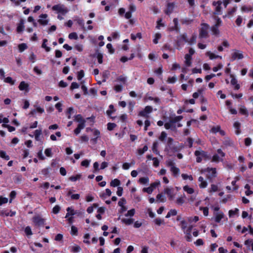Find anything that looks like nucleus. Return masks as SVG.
<instances>
[{
    "label": "nucleus",
    "instance_id": "obj_37",
    "mask_svg": "<svg viewBox=\"0 0 253 253\" xmlns=\"http://www.w3.org/2000/svg\"><path fill=\"white\" fill-rule=\"evenodd\" d=\"M24 232L26 234V235L28 237L29 236H31L33 234L31 228L30 226H28L25 227Z\"/></svg>",
    "mask_w": 253,
    "mask_h": 253
},
{
    "label": "nucleus",
    "instance_id": "obj_7",
    "mask_svg": "<svg viewBox=\"0 0 253 253\" xmlns=\"http://www.w3.org/2000/svg\"><path fill=\"white\" fill-rule=\"evenodd\" d=\"M217 152V154H214L212 156V162L217 163L223 161V158L225 156V153L220 149H218Z\"/></svg>",
    "mask_w": 253,
    "mask_h": 253
},
{
    "label": "nucleus",
    "instance_id": "obj_40",
    "mask_svg": "<svg viewBox=\"0 0 253 253\" xmlns=\"http://www.w3.org/2000/svg\"><path fill=\"white\" fill-rule=\"evenodd\" d=\"M181 177L184 180L189 179L190 181H192L193 180V178L191 175H188L187 174L182 173L181 174Z\"/></svg>",
    "mask_w": 253,
    "mask_h": 253
},
{
    "label": "nucleus",
    "instance_id": "obj_60",
    "mask_svg": "<svg viewBox=\"0 0 253 253\" xmlns=\"http://www.w3.org/2000/svg\"><path fill=\"white\" fill-rule=\"evenodd\" d=\"M9 215V212L7 210H2L0 211V216H8Z\"/></svg>",
    "mask_w": 253,
    "mask_h": 253
},
{
    "label": "nucleus",
    "instance_id": "obj_59",
    "mask_svg": "<svg viewBox=\"0 0 253 253\" xmlns=\"http://www.w3.org/2000/svg\"><path fill=\"white\" fill-rule=\"evenodd\" d=\"M8 202V199L7 198L0 196V206L2 204H6Z\"/></svg>",
    "mask_w": 253,
    "mask_h": 253
},
{
    "label": "nucleus",
    "instance_id": "obj_22",
    "mask_svg": "<svg viewBox=\"0 0 253 253\" xmlns=\"http://www.w3.org/2000/svg\"><path fill=\"white\" fill-rule=\"evenodd\" d=\"M240 126L241 124L238 122H236L234 124V127L236 129V134L238 135L241 133V130H240Z\"/></svg>",
    "mask_w": 253,
    "mask_h": 253
},
{
    "label": "nucleus",
    "instance_id": "obj_24",
    "mask_svg": "<svg viewBox=\"0 0 253 253\" xmlns=\"http://www.w3.org/2000/svg\"><path fill=\"white\" fill-rule=\"evenodd\" d=\"M185 64L187 66H190L191 64V60L192 59L191 55H189L188 54H186L185 55Z\"/></svg>",
    "mask_w": 253,
    "mask_h": 253
},
{
    "label": "nucleus",
    "instance_id": "obj_56",
    "mask_svg": "<svg viewBox=\"0 0 253 253\" xmlns=\"http://www.w3.org/2000/svg\"><path fill=\"white\" fill-rule=\"evenodd\" d=\"M81 174H77L76 176H72L70 177L69 179L71 181H75L81 178Z\"/></svg>",
    "mask_w": 253,
    "mask_h": 253
},
{
    "label": "nucleus",
    "instance_id": "obj_18",
    "mask_svg": "<svg viewBox=\"0 0 253 253\" xmlns=\"http://www.w3.org/2000/svg\"><path fill=\"white\" fill-rule=\"evenodd\" d=\"M24 20L23 19H21L20 21V23L18 25L16 29L17 32L18 33H21L23 31L24 29Z\"/></svg>",
    "mask_w": 253,
    "mask_h": 253
},
{
    "label": "nucleus",
    "instance_id": "obj_26",
    "mask_svg": "<svg viewBox=\"0 0 253 253\" xmlns=\"http://www.w3.org/2000/svg\"><path fill=\"white\" fill-rule=\"evenodd\" d=\"M0 157L7 161L9 160L10 159L9 156L3 150L0 151Z\"/></svg>",
    "mask_w": 253,
    "mask_h": 253
},
{
    "label": "nucleus",
    "instance_id": "obj_29",
    "mask_svg": "<svg viewBox=\"0 0 253 253\" xmlns=\"http://www.w3.org/2000/svg\"><path fill=\"white\" fill-rule=\"evenodd\" d=\"M183 117L182 116H176L171 119L170 123L172 124L181 121Z\"/></svg>",
    "mask_w": 253,
    "mask_h": 253
},
{
    "label": "nucleus",
    "instance_id": "obj_46",
    "mask_svg": "<svg viewBox=\"0 0 253 253\" xmlns=\"http://www.w3.org/2000/svg\"><path fill=\"white\" fill-rule=\"evenodd\" d=\"M200 210L203 211V214L205 216H208L209 214V209L207 207H200Z\"/></svg>",
    "mask_w": 253,
    "mask_h": 253
},
{
    "label": "nucleus",
    "instance_id": "obj_55",
    "mask_svg": "<svg viewBox=\"0 0 253 253\" xmlns=\"http://www.w3.org/2000/svg\"><path fill=\"white\" fill-rule=\"evenodd\" d=\"M161 35L160 33L155 34V39L153 40V42L157 44L158 42V40L161 38Z\"/></svg>",
    "mask_w": 253,
    "mask_h": 253
},
{
    "label": "nucleus",
    "instance_id": "obj_63",
    "mask_svg": "<svg viewBox=\"0 0 253 253\" xmlns=\"http://www.w3.org/2000/svg\"><path fill=\"white\" fill-rule=\"evenodd\" d=\"M135 213V210L132 209L127 211V212L125 214L126 216H133Z\"/></svg>",
    "mask_w": 253,
    "mask_h": 253
},
{
    "label": "nucleus",
    "instance_id": "obj_38",
    "mask_svg": "<svg viewBox=\"0 0 253 253\" xmlns=\"http://www.w3.org/2000/svg\"><path fill=\"white\" fill-rule=\"evenodd\" d=\"M126 201L125 198H123L120 199V200L118 202V205L119 206L121 207V208H123L125 209L124 210H126V208L124 206V205L126 204Z\"/></svg>",
    "mask_w": 253,
    "mask_h": 253
},
{
    "label": "nucleus",
    "instance_id": "obj_31",
    "mask_svg": "<svg viewBox=\"0 0 253 253\" xmlns=\"http://www.w3.org/2000/svg\"><path fill=\"white\" fill-rule=\"evenodd\" d=\"M75 121L80 123L85 122V120L84 119L81 115H77L75 116Z\"/></svg>",
    "mask_w": 253,
    "mask_h": 253
},
{
    "label": "nucleus",
    "instance_id": "obj_53",
    "mask_svg": "<svg viewBox=\"0 0 253 253\" xmlns=\"http://www.w3.org/2000/svg\"><path fill=\"white\" fill-rule=\"evenodd\" d=\"M22 179V176L20 174H18L16 175L14 179V181L15 183H19L21 182Z\"/></svg>",
    "mask_w": 253,
    "mask_h": 253
},
{
    "label": "nucleus",
    "instance_id": "obj_17",
    "mask_svg": "<svg viewBox=\"0 0 253 253\" xmlns=\"http://www.w3.org/2000/svg\"><path fill=\"white\" fill-rule=\"evenodd\" d=\"M198 181L200 182L199 187L201 188H205L207 186V182L204 180V178L202 176L199 177Z\"/></svg>",
    "mask_w": 253,
    "mask_h": 253
},
{
    "label": "nucleus",
    "instance_id": "obj_3",
    "mask_svg": "<svg viewBox=\"0 0 253 253\" xmlns=\"http://www.w3.org/2000/svg\"><path fill=\"white\" fill-rule=\"evenodd\" d=\"M166 163V166L170 168V170L173 176H177L180 173V169L175 166V164L173 161L168 160Z\"/></svg>",
    "mask_w": 253,
    "mask_h": 253
},
{
    "label": "nucleus",
    "instance_id": "obj_23",
    "mask_svg": "<svg viewBox=\"0 0 253 253\" xmlns=\"http://www.w3.org/2000/svg\"><path fill=\"white\" fill-rule=\"evenodd\" d=\"M44 112V109L40 107H38L36 109L33 110L30 113V115H34L36 112H38L39 113H42Z\"/></svg>",
    "mask_w": 253,
    "mask_h": 253
},
{
    "label": "nucleus",
    "instance_id": "obj_14",
    "mask_svg": "<svg viewBox=\"0 0 253 253\" xmlns=\"http://www.w3.org/2000/svg\"><path fill=\"white\" fill-rule=\"evenodd\" d=\"M29 85L27 83H26L24 81H22L19 84V89L22 91L28 92L29 90Z\"/></svg>",
    "mask_w": 253,
    "mask_h": 253
},
{
    "label": "nucleus",
    "instance_id": "obj_52",
    "mask_svg": "<svg viewBox=\"0 0 253 253\" xmlns=\"http://www.w3.org/2000/svg\"><path fill=\"white\" fill-rule=\"evenodd\" d=\"M61 209V208L58 205H56L52 209V212L54 214H57L59 212Z\"/></svg>",
    "mask_w": 253,
    "mask_h": 253
},
{
    "label": "nucleus",
    "instance_id": "obj_41",
    "mask_svg": "<svg viewBox=\"0 0 253 253\" xmlns=\"http://www.w3.org/2000/svg\"><path fill=\"white\" fill-rule=\"evenodd\" d=\"M148 150V147L147 145H145L142 149H138L137 150V153L139 155H142L144 152L147 151Z\"/></svg>",
    "mask_w": 253,
    "mask_h": 253
},
{
    "label": "nucleus",
    "instance_id": "obj_39",
    "mask_svg": "<svg viewBox=\"0 0 253 253\" xmlns=\"http://www.w3.org/2000/svg\"><path fill=\"white\" fill-rule=\"evenodd\" d=\"M239 112L242 115H246V116H248V112L245 106L241 107L239 109Z\"/></svg>",
    "mask_w": 253,
    "mask_h": 253
},
{
    "label": "nucleus",
    "instance_id": "obj_32",
    "mask_svg": "<svg viewBox=\"0 0 253 253\" xmlns=\"http://www.w3.org/2000/svg\"><path fill=\"white\" fill-rule=\"evenodd\" d=\"M218 187L216 185L211 184V188L209 189V192L210 193H212V192H215L218 191Z\"/></svg>",
    "mask_w": 253,
    "mask_h": 253
},
{
    "label": "nucleus",
    "instance_id": "obj_43",
    "mask_svg": "<svg viewBox=\"0 0 253 253\" xmlns=\"http://www.w3.org/2000/svg\"><path fill=\"white\" fill-rule=\"evenodd\" d=\"M167 134L166 132L162 131L161 133L160 136L159 137V139L161 141H164L165 139L166 138Z\"/></svg>",
    "mask_w": 253,
    "mask_h": 253
},
{
    "label": "nucleus",
    "instance_id": "obj_35",
    "mask_svg": "<svg viewBox=\"0 0 253 253\" xmlns=\"http://www.w3.org/2000/svg\"><path fill=\"white\" fill-rule=\"evenodd\" d=\"M27 48V45L25 43H22L18 45V49L20 52H23Z\"/></svg>",
    "mask_w": 253,
    "mask_h": 253
},
{
    "label": "nucleus",
    "instance_id": "obj_2",
    "mask_svg": "<svg viewBox=\"0 0 253 253\" xmlns=\"http://www.w3.org/2000/svg\"><path fill=\"white\" fill-rule=\"evenodd\" d=\"M210 25L206 23H202L200 25V28L199 30V37L200 39H206L209 37V29Z\"/></svg>",
    "mask_w": 253,
    "mask_h": 253
},
{
    "label": "nucleus",
    "instance_id": "obj_25",
    "mask_svg": "<svg viewBox=\"0 0 253 253\" xmlns=\"http://www.w3.org/2000/svg\"><path fill=\"white\" fill-rule=\"evenodd\" d=\"M67 213L66 214L65 218H68L70 215H73L75 214V212L72 208L68 207L67 209Z\"/></svg>",
    "mask_w": 253,
    "mask_h": 253
},
{
    "label": "nucleus",
    "instance_id": "obj_6",
    "mask_svg": "<svg viewBox=\"0 0 253 253\" xmlns=\"http://www.w3.org/2000/svg\"><path fill=\"white\" fill-rule=\"evenodd\" d=\"M152 111L153 108L151 106H147L143 110L139 112L138 116L145 118H148L149 114L152 113Z\"/></svg>",
    "mask_w": 253,
    "mask_h": 253
},
{
    "label": "nucleus",
    "instance_id": "obj_42",
    "mask_svg": "<svg viewBox=\"0 0 253 253\" xmlns=\"http://www.w3.org/2000/svg\"><path fill=\"white\" fill-rule=\"evenodd\" d=\"M149 182V178L147 177H141L139 179V182L142 184H145Z\"/></svg>",
    "mask_w": 253,
    "mask_h": 253
},
{
    "label": "nucleus",
    "instance_id": "obj_28",
    "mask_svg": "<svg viewBox=\"0 0 253 253\" xmlns=\"http://www.w3.org/2000/svg\"><path fill=\"white\" fill-rule=\"evenodd\" d=\"M197 36L195 34L192 35L191 38L188 40V43L189 44H193L196 43Z\"/></svg>",
    "mask_w": 253,
    "mask_h": 253
},
{
    "label": "nucleus",
    "instance_id": "obj_15",
    "mask_svg": "<svg viewBox=\"0 0 253 253\" xmlns=\"http://www.w3.org/2000/svg\"><path fill=\"white\" fill-rule=\"evenodd\" d=\"M231 77L232 78L231 80V84L234 86V88L235 90H238L240 87V84H238L237 80L233 77V75H230Z\"/></svg>",
    "mask_w": 253,
    "mask_h": 253
},
{
    "label": "nucleus",
    "instance_id": "obj_47",
    "mask_svg": "<svg viewBox=\"0 0 253 253\" xmlns=\"http://www.w3.org/2000/svg\"><path fill=\"white\" fill-rule=\"evenodd\" d=\"M69 38L71 40H77L78 37L76 33L73 32L70 33L68 36Z\"/></svg>",
    "mask_w": 253,
    "mask_h": 253
},
{
    "label": "nucleus",
    "instance_id": "obj_11",
    "mask_svg": "<svg viewBox=\"0 0 253 253\" xmlns=\"http://www.w3.org/2000/svg\"><path fill=\"white\" fill-rule=\"evenodd\" d=\"M243 58V53L240 50H234L231 54V59L232 60L242 59Z\"/></svg>",
    "mask_w": 253,
    "mask_h": 253
},
{
    "label": "nucleus",
    "instance_id": "obj_51",
    "mask_svg": "<svg viewBox=\"0 0 253 253\" xmlns=\"http://www.w3.org/2000/svg\"><path fill=\"white\" fill-rule=\"evenodd\" d=\"M2 126L4 127H7L9 132H12L15 130V128L14 126H10L8 125L2 124Z\"/></svg>",
    "mask_w": 253,
    "mask_h": 253
},
{
    "label": "nucleus",
    "instance_id": "obj_9",
    "mask_svg": "<svg viewBox=\"0 0 253 253\" xmlns=\"http://www.w3.org/2000/svg\"><path fill=\"white\" fill-rule=\"evenodd\" d=\"M52 9L58 13H61L62 15H65L68 12V9L64 5L62 4L54 5L52 7Z\"/></svg>",
    "mask_w": 253,
    "mask_h": 253
},
{
    "label": "nucleus",
    "instance_id": "obj_36",
    "mask_svg": "<svg viewBox=\"0 0 253 253\" xmlns=\"http://www.w3.org/2000/svg\"><path fill=\"white\" fill-rule=\"evenodd\" d=\"M223 144L225 146H233V143L230 139L226 138L223 141Z\"/></svg>",
    "mask_w": 253,
    "mask_h": 253
},
{
    "label": "nucleus",
    "instance_id": "obj_13",
    "mask_svg": "<svg viewBox=\"0 0 253 253\" xmlns=\"http://www.w3.org/2000/svg\"><path fill=\"white\" fill-rule=\"evenodd\" d=\"M214 220L215 222L219 223L221 220L224 217V214L221 211H218L214 213Z\"/></svg>",
    "mask_w": 253,
    "mask_h": 253
},
{
    "label": "nucleus",
    "instance_id": "obj_12",
    "mask_svg": "<svg viewBox=\"0 0 253 253\" xmlns=\"http://www.w3.org/2000/svg\"><path fill=\"white\" fill-rule=\"evenodd\" d=\"M173 22L174 23V26L171 27H169L168 30L169 31H176V32H178L180 29L178 27V19L176 18H174L173 20Z\"/></svg>",
    "mask_w": 253,
    "mask_h": 253
},
{
    "label": "nucleus",
    "instance_id": "obj_49",
    "mask_svg": "<svg viewBox=\"0 0 253 253\" xmlns=\"http://www.w3.org/2000/svg\"><path fill=\"white\" fill-rule=\"evenodd\" d=\"M245 245L247 246L249 248L250 246L252 247V250L253 251V241L252 240H247L245 242Z\"/></svg>",
    "mask_w": 253,
    "mask_h": 253
},
{
    "label": "nucleus",
    "instance_id": "obj_58",
    "mask_svg": "<svg viewBox=\"0 0 253 253\" xmlns=\"http://www.w3.org/2000/svg\"><path fill=\"white\" fill-rule=\"evenodd\" d=\"M187 34L186 33H184L179 36L180 39L183 41L185 42H188V40H187Z\"/></svg>",
    "mask_w": 253,
    "mask_h": 253
},
{
    "label": "nucleus",
    "instance_id": "obj_19",
    "mask_svg": "<svg viewBox=\"0 0 253 253\" xmlns=\"http://www.w3.org/2000/svg\"><path fill=\"white\" fill-rule=\"evenodd\" d=\"M165 193L169 197V200H172L174 198V195L172 190L170 188H167L165 189Z\"/></svg>",
    "mask_w": 253,
    "mask_h": 253
},
{
    "label": "nucleus",
    "instance_id": "obj_27",
    "mask_svg": "<svg viewBox=\"0 0 253 253\" xmlns=\"http://www.w3.org/2000/svg\"><path fill=\"white\" fill-rule=\"evenodd\" d=\"M183 190L188 194H192L194 192L193 188L189 187L188 185H185L183 187Z\"/></svg>",
    "mask_w": 253,
    "mask_h": 253
},
{
    "label": "nucleus",
    "instance_id": "obj_44",
    "mask_svg": "<svg viewBox=\"0 0 253 253\" xmlns=\"http://www.w3.org/2000/svg\"><path fill=\"white\" fill-rule=\"evenodd\" d=\"M180 21L182 24L189 25L192 23V20L186 18L181 19Z\"/></svg>",
    "mask_w": 253,
    "mask_h": 253
},
{
    "label": "nucleus",
    "instance_id": "obj_61",
    "mask_svg": "<svg viewBox=\"0 0 253 253\" xmlns=\"http://www.w3.org/2000/svg\"><path fill=\"white\" fill-rule=\"evenodd\" d=\"M160 184V182L159 181H156L155 182L152 183L150 184V187L154 190L155 188H156Z\"/></svg>",
    "mask_w": 253,
    "mask_h": 253
},
{
    "label": "nucleus",
    "instance_id": "obj_62",
    "mask_svg": "<svg viewBox=\"0 0 253 253\" xmlns=\"http://www.w3.org/2000/svg\"><path fill=\"white\" fill-rule=\"evenodd\" d=\"M184 202V199L183 197H179L176 199V203L178 205H182Z\"/></svg>",
    "mask_w": 253,
    "mask_h": 253
},
{
    "label": "nucleus",
    "instance_id": "obj_8",
    "mask_svg": "<svg viewBox=\"0 0 253 253\" xmlns=\"http://www.w3.org/2000/svg\"><path fill=\"white\" fill-rule=\"evenodd\" d=\"M32 221L35 226H43L44 224L45 219L39 215H36L32 218Z\"/></svg>",
    "mask_w": 253,
    "mask_h": 253
},
{
    "label": "nucleus",
    "instance_id": "obj_20",
    "mask_svg": "<svg viewBox=\"0 0 253 253\" xmlns=\"http://www.w3.org/2000/svg\"><path fill=\"white\" fill-rule=\"evenodd\" d=\"M206 55L208 56L210 59L212 60L213 59H216L217 58H220L221 59V56H220L219 55H215V54L211 52V51H208L206 53Z\"/></svg>",
    "mask_w": 253,
    "mask_h": 253
},
{
    "label": "nucleus",
    "instance_id": "obj_1",
    "mask_svg": "<svg viewBox=\"0 0 253 253\" xmlns=\"http://www.w3.org/2000/svg\"><path fill=\"white\" fill-rule=\"evenodd\" d=\"M212 18L216 21L215 24L211 28V30L213 35L216 37H219L220 35V31L219 27L222 25V21L219 17L217 16H212Z\"/></svg>",
    "mask_w": 253,
    "mask_h": 253
},
{
    "label": "nucleus",
    "instance_id": "obj_54",
    "mask_svg": "<svg viewBox=\"0 0 253 253\" xmlns=\"http://www.w3.org/2000/svg\"><path fill=\"white\" fill-rule=\"evenodd\" d=\"M141 39L142 38L141 37V34L140 33H138L136 35L131 34V39L132 40H135L136 38Z\"/></svg>",
    "mask_w": 253,
    "mask_h": 253
},
{
    "label": "nucleus",
    "instance_id": "obj_57",
    "mask_svg": "<svg viewBox=\"0 0 253 253\" xmlns=\"http://www.w3.org/2000/svg\"><path fill=\"white\" fill-rule=\"evenodd\" d=\"M116 126V125L114 123H109L107 124V129L109 130H113Z\"/></svg>",
    "mask_w": 253,
    "mask_h": 253
},
{
    "label": "nucleus",
    "instance_id": "obj_5",
    "mask_svg": "<svg viewBox=\"0 0 253 253\" xmlns=\"http://www.w3.org/2000/svg\"><path fill=\"white\" fill-rule=\"evenodd\" d=\"M201 173L208 172L207 177L209 179H211L216 176V169L215 168H208L201 170Z\"/></svg>",
    "mask_w": 253,
    "mask_h": 253
},
{
    "label": "nucleus",
    "instance_id": "obj_21",
    "mask_svg": "<svg viewBox=\"0 0 253 253\" xmlns=\"http://www.w3.org/2000/svg\"><path fill=\"white\" fill-rule=\"evenodd\" d=\"M145 100H153L155 103L157 104H160L161 101L159 98L156 97H153L152 96H147L145 98Z\"/></svg>",
    "mask_w": 253,
    "mask_h": 253
},
{
    "label": "nucleus",
    "instance_id": "obj_45",
    "mask_svg": "<svg viewBox=\"0 0 253 253\" xmlns=\"http://www.w3.org/2000/svg\"><path fill=\"white\" fill-rule=\"evenodd\" d=\"M109 110L107 111V114L110 116L111 114L115 111V109L114 108V106L113 105H110L109 106Z\"/></svg>",
    "mask_w": 253,
    "mask_h": 253
},
{
    "label": "nucleus",
    "instance_id": "obj_10",
    "mask_svg": "<svg viewBox=\"0 0 253 253\" xmlns=\"http://www.w3.org/2000/svg\"><path fill=\"white\" fill-rule=\"evenodd\" d=\"M222 2L220 0H218L217 1H214L212 2V5L215 7V11L213 13V16H216V15H220L222 13L221 10V5Z\"/></svg>",
    "mask_w": 253,
    "mask_h": 253
},
{
    "label": "nucleus",
    "instance_id": "obj_50",
    "mask_svg": "<svg viewBox=\"0 0 253 253\" xmlns=\"http://www.w3.org/2000/svg\"><path fill=\"white\" fill-rule=\"evenodd\" d=\"M16 196V192L15 191H12L9 194L10 200L9 203H11L13 199H14Z\"/></svg>",
    "mask_w": 253,
    "mask_h": 253
},
{
    "label": "nucleus",
    "instance_id": "obj_34",
    "mask_svg": "<svg viewBox=\"0 0 253 253\" xmlns=\"http://www.w3.org/2000/svg\"><path fill=\"white\" fill-rule=\"evenodd\" d=\"M122 221L126 225H130L133 222V219L132 218H124Z\"/></svg>",
    "mask_w": 253,
    "mask_h": 253
},
{
    "label": "nucleus",
    "instance_id": "obj_16",
    "mask_svg": "<svg viewBox=\"0 0 253 253\" xmlns=\"http://www.w3.org/2000/svg\"><path fill=\"white\" fill-rule=\"evenodd\" d=\"M174 7L173 3H169L167 5V9L165 10V13L169 15L173 11Z\"/></svg>",
    "mask_w": 253,
    "mask_h": 253
},
{
    "label": "nucleus",
    "instance_id": "obj_48",
    "mask_svg": "<svg viewBox=\"0 0 253 253\" xmlns=\"http://www.w3.org/2000/svg\"><path fill=\"white\" fill-rule=\"evenodd\" d=\"M220 129V126H213L211 130V132L213 133H216V132H219Z\"/></svg>",
    "mask_w": 253,
    "mask_h": 253
},
{
    "label": "nucleus",
    "instance_id": "obj_4",
    "mask_svg": "<svg viewBox=\"0 0 253 253\" xmlns=\"http://www.w3.org/2000/svg\"><path fill=\"white\" fill-rule=\"evenodd\" d=\"M196 156V161L200 163L203 160H207L209 159V157L207 152L203 150H196L195 153Z\"/></svg>",
    "mask_w": 253,
    "mask_h": 253
},
{
    "label": "nucleus",
    "instance_id": "obj_64",
    "mask_svg": "<svg viewBox=\"0 0 253 253\" xmlns=\"http://www.w3.org/2000/svg\"><path fill=\"white\" fill-rule=\"evenodd\" d=\"M90 161L88 160H84L81 163V165L86 168L88 167L89 165Z\"/></svg>",
    "mask_w": 253,
    "mask_h": 253
},
{
    "label": "nucleus",
    "instance_id": "obj_33",
    "mask_svg": "<svg viewBox=\"0 0 253 253\" xmlns=\"http://www.w3.org/2000/svg\"><path fill=\"white\" fill-rule=\"evenodd\" d=\"M4 82L6 83H8L11 85H13L15 83V81L12 80L10 77H8L4 78Z\"/></svg>",
    "mask_w": 253,
    "mask_h": 253
},
{
    "label": "nucleus",
    "instance_id": "obj_30",
    "mask_svg": "<svg viewBox=\"0 0 253 253\" xmlns=\"http://www.w3.org/2000/svg\"><path fill=\"white\" fill-rule=\"evenodd\" d=\"M120 181L118 179H115L111 181L110 185L112 187L118 186L120 184Z\"/></svg>",
    "mask_w": 253,
    "mask_h": 253
}]
</instances>
